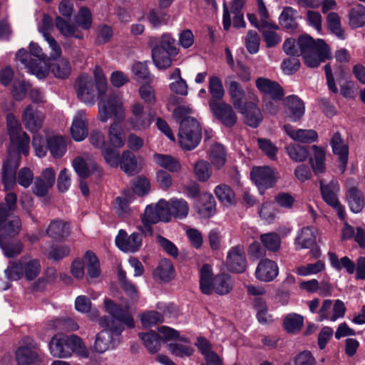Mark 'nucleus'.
<instances>
[{
    "label": "nucleus",
    "instance_id": "nucleus-57",
    "mask_svg": "<svg viewBox=\"0 0 365 365\" xmlns=\"http://www.w3.org/2000/svg\"><path fill=\"white\" fill-rule=\"evenodd\" d=\"M0 247L4 254L8 257H14L19 255L22 251V244L19 241L7 240L0 242Z\"/></svg>",
    "mask_w": 365,
    "mask_h": 365
},
{
    "label": "nucleus",
    "instance_id": "nucleus-10",
    "mask_svg": "<svg viewBox=\"0 0 365 365\" xmlns=\"http://www.w3.org/2000/svg\"><path fill=\"white\" fill-rule=\"evenodd\" d=\"M131 115L128 119L127 124L130 129L135 131H143L149 128L154 119L151 112H145L144 106L140 103L132 105Z\"/></svg>",
    "mask_w": 365,
    "mask_h": 365
},
{
    "label": "nucleus",
    "instance_id": "nucleus-6",
    "mask_svg": "<svg viewBox=\"0 0 365 365\" xmlns=\"http://www.w3.org/2000/svg\"><path fill=\"white\" fill-rule=\"evenodd\" d=\"M143 225L138 230L144 235H151L153 229L151 225L160 222H167L170 220V212L168 202L160 199L157 203L147 205L141 218Z\"/></svg>",
    "mask_w": 365,
    "mask_h": 365
},
{
    "label": "nucleus",
    "instance_id": "nucleus-14",
    "mask_svg": "<svg viewBox=\"0 0 365 365\" xmlns=\"http://www.w3.org/2000/svg\"><path fill=\"white\" fill-rule=\"evenodd\" d=\"M209 107L213 116L225 126L232 127L236 123V113L229 103L225 101L215 103L212 101Z\"/></svg>",
    "mask_w": 365,
    "mask_h": 365
},
{
    "label": "nucleus",
    "instance_id": "nucleus-17",
    "mask_svg": "<svg viewBox=\"0 0 365 365\" xmlns=\"http://www.w3.org/2000/svg\"><path fill=\"white\" fill-rule=\"evenodd\" d=\"M251 178L260 192L262 190L271 187L275 182L274 171L267 166L254 168L251 171Z\"/></svg>",
    "mask_w": 365,
    "mask_h": 365
},
{
    "label": "nucleus",
    "instance_id": "nucleus-44",
    "mask_svg": "<svg viewBox=\"0 0 365 365\" xmlns=\"http://www.w3.org/2000/svg\"><path fill=\"white\" fill-rule=\"evenodd\" d=\"M168 348L173 355L181 358L190 356L194 352V349L191 344L187 340L182 339H180L178 342L169 344Z\"/></svg>",
    "mask_w": 365,
    "mask_h": 365
},
{
    "label": "nucleus",
    "instance_id": "nucleus-54",
    "mask_svg": "<svg viewBox=\"0 0 365 365\" xmlns=\"http://www.w3.org/2000/svg\"><path fill=\"white\" fill-rule=\"evenodd\" d=\"M320 40L321 39L319 38L314 41L312 38L307 35L300 36L297 41L299 55L304 57L306 54H308L309 52L317 49L318 46L320 44Z\"/></svg>",
    "mask_w": 365,
    "mask_h": 365
},
{
    "label": "nucleus",
    "instance_id": "nucleus-24",
    "mask_svg": "<svg viewBox=\"0 0 365 365\" xmlns=\"http://www.w3.org/2000/svg\"><path fill=\"white\" fill-rule=\"evenodd\" d=\"M248 96L252 101L246 105V110L240 113L245 115V120L248 125L257 128L262 120L260 109L257 106L259 100L254 93H249Z\"/></svg>",
    "mask_w": 365,
    "mask_h": 365
},
{
    "label": "nucleus",
    "instance_id": "nucleus-38",
    "mask_svg": "<svg viewBox=\"0 0 365 365\" xmlns=\"http://www.w3.org/2000/svg\"><path fill=\"white\" fill-rule=\"evenodd\" d=\"M312 156L310 158L312 168L315 173H322L325 171V150L319 146L312 145Z\"/></svg>",
    "mask_w": 365,
    "mask_h": 365
},
{
    "label": "nucleus",
    "instance_id": "nucleus-29",
    "mask_svg": "<svg viewBox=\"0 0 365 365\" xmlns=\"http://www.w3.org/2000/svg\"><path fill=\"white\" fill-rule=\"evenodd\" d=\"M284 130L292 140L303 143H312L318 138V135L314 130H294L290 125H284Z\"/></svg>",
    "mask_w": 365,
    "mask_h": 365
},
{
    "label": "nucleus",
    "instance_id": "nucleus-49",
    "mask_svg": "<svg viewBox=\"0 0 365 365\" xmlns=\"http://www.w3.org/2000/svg\"><path fill=\"white\" fill-rule=\"evenodd\" d=\"M279 22L285 29H295L298 26L297 21V11L291 7H285L279 16Z\"/></svg>",
    "mask_w": 365,
    "mask_h": 365
},
{
    "label": "nucleus",
    "instance_id": "nucleus-33",
    "mask_svg": "<svg viewBox=\"0 0 365 365\" xmlns=\"http://www.w3.org/2000/svg\"><path fill=\"white\" fill-rule=\"evenodd\" d=\"M50 354L57 358H66L69 356V350L66 347L64 336L54 335L48 344Z\"/></svg>",
    "mask_w": 365,
    "mask_h": 365
},
{
    "label": "nucleus",
    "instance_id": "nucleus-18",
    "mask_svg": "<svg viewBox=\"0 0 365 365\" xmlns=\"http://www.w3.org/2000/svg\"><path fill=\"white\" fill-rule=\"evenodd\" d=\"M141 243L142 237L136 232L128 236L125 231L120 230L115 237L116 246L123 252H135L139 250Z\"/></svg>",
    "mask_w": 365,
    "mask_h": 365
},
{
    "label": "nucleus",
    "instance_id": "nucleus-13",
    "mask_svg": "<svg viewBox=\"0 0 365 365\" xmlns=\"http://www.w3.org/2000/svg\"><path fill=\"white\" fill-rule=\"evenodd\" d=\"M357 186L358 183L354 179L346 180V199L350 210L354 213L361 212L364 207V194Z\"/></svg>",
    "mask_w": 365,
    "mask_h": 365
},
{
    "label": "nucleus",
    "instance_id": "nucleus-9",
    "mask_svg": "<svg viewBox=\"0 0 365 365\" xmlns=\"http://www.w3.org/2000/svg\"><path fill=\"white\" fill-rule=\"evenodd\" d=\"M15 356L19 365H40L42 361L38 344L29 336L22 339Z\"/></svg>",
    "mask_w": 365,
    "mask_h": 365
},
{
    "label": "nucleus",
    "instance_id": "nucleus-27",
    "mask_svg": "<svg viewBox=\"0 0 365 365\" xmlns=\"http://www.w3.org/2000/svg\"><path fill=\"white\" fill-rule=\"evenodd\" d=\"M279 274V267L275 262L264 259L261 260L256 269V277L262 282L272 281Z\"/></svg>",
    "mask_w": 365,
    "mask_h": 365
},
{
    "label": "nucleus",
    "instance_id": "nucleus-35",
    "mask_svg": "<svg viewBox=\"0 0 365 365\" xmlns=\"http://www.w3.org/2000/svg\"><path fill=\"white\" fill-rule=\"evenodd\" d=\"M153 160L158 165L170 172L178 173L181 170L180 163L171 155L155 153Z\"/></svg>",
    "mask_w": 365,
    "mask_h": 365
},
{
    "label": "nucleus",
    "instance_id": "nucleus-53",
    "mask_svg": "<svg viewBox=\"0 0 365 365\" xmlns=\"http://www.w3.org/2000/svg\"><path fill=\"white\" fill-rule=\"evenodd\" d=\"M193 171L196 178L202 182L208 180L212 173L210 164L205 160H197L193 166Z\"/></svg>",
    "mask_w": 365,
    "mask_h": 365
},
{
    "label": "nucleus",
    "instance_id": "nucleus-21",
    "mask_svg": "<svg viewBox=\"0 0 365 365\" xmlns=\"http://www.w3.org/2000/svg\"><path fill=\"white\" fill-rule=\"evenodd\" d=\"M88 120L84 110H78L73 116L71 134L76 141H82L88 136Z\"/></svg>",
    "mask_w": 365,
    "mask_h": 365
},
{
    "label": "nucleus",
    "instance_id": "nucleus-1",
    "mask_svg": "<svg viewBox=\"0 0 365 365\" xmlns=\"http://www.w3.org/2000/svg\"><path fill=\"white\" fill-rule=\"evenodd\" d=\"M7 128L10 136L8 155L2 168V182L5 190L13 187L16 182L24 188L29 187L34 181V173L29 168H22L15 177L16 170L19 165L21 154L29 153L30 138L22 130L19 120L9 113L6 116Z\"/></svg>",
    "mask_w": 365,
    "mask_h": 365
},
{
    "label": "nucleus",
    "instance_id": "nucleus-48",
    "mask_svg": "<svg viewBox=\"0 0 365 365\" xmlns=\"http://www.w3.org/2000/svg\"><path fill=\"white\" fill-rule=\"evenodd\" d=\"M43 251L48 258L58 261L68 256L71 249L66 245H53L43 247Z\"/></svg>",
    "mask_w": 365,
    "mask_h": 365
},
{
    "label": "nucleus",
    "instance_id": "nucleus-5",
    "mask_svg": "<svg viewBox=\"0 0 365 365\" xmlns=\"http://www.w3.org/2000/svg\"><path fill=\"white\" fill-rule=\"evenodd\" d=\"M29 48L31 54L36 57L37 60H30L29 53L24 48L18 51L16 58L29 73L35 75L38 78H44L48 73L46 55L43 53L41 48L34 42L30 43Z\"/></svg>",
    "mask_w": 365,
    "mask_h": 365
},
{
    "label": "nucleus",
    "instance_id": "nucleus-39",
    "mask_svg": "<svg viewBox=\"0 0 365 365\" xmlns=\"http://www.w3.org/2000/svg\"><path fill=\"white\" fill-rule=\"evenodd\" d=\"M66 347L69 350V356L74 352L81 357L87 358L88 356V351L86 349L82 339L76 335H71L65 336Z\"/></svg>",
    "mask_w": 365,
    "mask_h": 365
},
{
    "label": "nucleus",
    "instance_id": "nucleus-19",
    "mask_svg": "<svg viewBox=\"0 0 365 365\" xmlns=\"http://www.w3.org/2000/svg\"><path fill=\"white\" fill-rule=\"evenodd\" d=\"M55 181V170L52 168L43 169L41 174L35 180L33 187L34 193L38 196H45L48 190L54 185Z\"/></svg>",
    "mask_w": 365,
    "mask_h": 365
},
{
    "label": "nucleus",
    "instance_id": "nucleus-46",
    "mask_svg": "<svg viewBox=\"0 0 365 365\" xmlns=\"http://www.w3.org/2000/svg\"><path fill=\"white\" fill-rule=\"evenodd\" d=\"M168 202L170 217L174 216L176 218L182 219L185 217L189 212L187 202L183 199L173 198Z\"/></svg>",
    "mask_w": 365,
    "mask_h": 365
},
{
    "label": "nucleus",
    "instance_id": "nucleus-61",
    "mask_svg": "<svg viewBox=\"0 0 365 365\" xmlns=\"http://www.w3.org/2000/svg\"><path fill=\"white\" fill-rule=\"evenodd\" d=\"M303 317L297 314H289L284 319V327L288 332L299 330L303 326Z\"/></svg>",
    "mask_w": 365,
    "mask_h": 365
},
{
    "label": "nucleus",
    "instance_id": "nucleus-34",
    "mask_svg": "<svg viewBox=\"0 0 365 365\" xmlns=\"http://www.w3.org/2000/svg\"><path fill=\"white\" fill-rule=\"evenodd\" d=\"M208 90L211 95V98L209 101V106H211V103L214 101L215 103L223 101L225 96V89L222 85L221 79L216 76H212L209 78Z\"/></svg>",
    "mask_w": 365,
    "mask_h": 365
},
{
    "label": "nucleus",
    "instance_id": "nucleus-22",
    "mask_svg": "<svg viewBox=\"0 0 365 365\" xmlns=\"http://www.w3.org/2000/svg\"><path fill=\"white\" fill-rule=\"evenodd\" d=\"M319 46L317 49L309 52L303 57L304 63L310 68H316L319 66L322 62L331 58V53L328 45L323 41H319Z\"/></svg>",
    "mask_w": 365,
    "mask_h": 365
},
{
    "label": "nucleus",
    "instance_id": "nucleus-16",
    "mask_svg": "<svg viewBox=\"0 0 365 365\" xmlns=\"http://www.w3.org/2000/svg\"><path fill=\"white\" fill-rule=\"evenodd\" d=\"M148 44L152 48V59L154 65L160 70L170 68L173 63L170 56L174 55L158 46V38L150 37Z\"/></svg>",
    "mask_w": 365,
    "mask_h": 365
},
{
    "label": "nucleus",
    "instance_id": "nucleus-23",
    "mask_svg": "<svg viewBox=\"0 0 365 365\" xmlns=\"http://www.w3.org/2000/svg\"><path fill=\"white\" fill-rule=\"evenodd\" d=\"M4 217L0 222V242L2 240L13 239L18 235L21 229V220L17 216Z\"/></svg>",
    "mask_w": 365,
    "mask_h": 365
},
{
    "label": "nucleus",
    "instance_id": "nucleus-50",
    "mask_svg": "<svg viewBox=\"0 0 365 365\" xmlns=\"http://www.w3.org/2000/svg\"><path fill=\"white\" fill-rule=\"evenodd\" d=\"M254 307L257 312V319L260 324H266L272 323L274 319L268 312V308L266 302L262 298H255L254 301Z\"/></svg>",
    "mask_w": 365,
    "mask_h": 365
},
{
    "label": "nucleus",
    "instance_id": "nucleus-47",
    "mask_svg": "<svg viewBox=\"0 0 365 365\" xmlns=\"http://www.w3.org/2000/svg\"><path fill=\"white\" fill-rule=\"evenodd\" d=\"M83 260L86 264L88 277L91 279L98 277L101 272L100 262L96 255L91 251H87L85 253Z\"/></svg>",
    "mask_w": 365,
    "mask_h": 365
},
{
    "label": "nucleus",
    "instance_id": "nucleus-43",
    "mask_svg": "<svg viewBox=\"0 0 365 365\" xmlns=\"http://www.w3.org/2000/svg\"><path fill=\"white\" fill-rule=\"evenodd\" d=\"M120 165V168L129 175H135L140 170L135 155L128 150L122 153Z\"/></svg>",
    "mask_w": 365,
    "mask_h": 365
},
{
    "label": "nucleus",
    "instance_id": "nucleus-64",
    "mask_svg": "<svg viewBox=\"0 0 365 365\" xmlns=\"http://www.w3.org/2000/svg\"><path fill=\"white\" fill-rule=\"evenodd\" d=\"M260 218L267 223H272L276 217L277 209L273 202H266L261 206L259 210Z\"/></svg>",
    "mask_w": 365,
    "mask_h": 365
},
{
    "label": "nucleus",
    "instance_id": "nucleus-20",
    "mask_svg": "<svg viewBox=\"0 0 365 365\" xmlns=\"http://www.w3.org/2000/svg\"><path fill=\"white\" fill-rule=\"evenodd\" d=\"M44 120V115L36 110L33 106L29 105L22 113V122L26 128L31 133L39 130Z\"/></svg>",
    "mask_w": 365,
    "mask_h": 365
},
{
    "label": "nucleus",
    "instance_id": "nucleus-30",
    "mask_svg": "<svg viewBox=\"0 0 365 365\" xmlns=\"http://www.w3.org/2000/svg\"><path fill=\"white\" fill-rule=\"evenodd\" d=\"M284 104L288 110V116L292 121L296 122L303 116L305 106L297 96L292 95L286 98Z\"/></svg>",
    "mask_w": 365,
    "mask_h": 365
},
{
    "label": "nucleus",
    "instance_id": "nucleus-37",
    "mask_svg": "<svg viewBox=\"0 0 365 365\" xmlns=\"http://www.w3.org/2000/svg\"><path fill=\"white\" fill-rule=\"evenodd\" d=\"M154 276L163 282H168L173 279L175 269L171 261L168 259H161L154 272Z\"/></svg>",
    "mask_w": 365,
    "mask_h": 365
},
{
    "label": "nucleus",
    "instance_id": "nucleus-59",
    "mask_svg": "<svg viewBox=\"0 0 365 365\" xmlns=\"http://www.w3.org/2000/svg\"><path fill=\"white\" fill-rule=\"evenodd\" d=\"M262 245L269 251H277L281 245V239L278 234L269 232L260 235Z\"/></svg>",
    "mask_w": 365,
    "mask_h": 365
},
{
    "label": "nucleus",
    "instance_id": "nucleus-25",
    "mask_svg": "<svg viewBox=\"0 0 365 365\" xmlns=\"http://www.w3.org/2000/svg\"><path fill=\"white\" fill-rule=\"evenodd\" d=\"M255 86L260 93L270 96L273 100H279L284 96L282 88L279 84L267 78H257L255 81Z\"/></svg>",
    "mask_w": 365,
    "mask_h": 365
},
{
    "label": "nucleus",
    "instance_id": "nucleus-7",
    "mask_svg": "<svg viewBox=\"0 0 365 365\" xmlns=\"http://www.w3.org/2000/svg\"><path fill=\"white\" fill-rule=\"evenodd\" d=\"M201 127L195 118H188L180 123L178 139L180 147L183 150L195 149L201 140Z\"/></svg>",
    "mask_w": 365,
    "mask_h": 365
},
{
    "label": "nucleus",
    "instance_id": "nucleus-28",
    "mask_svg": "<svg viewBox=\"0 0 365 365\" xmlns=\"http://www.w3.org/2000/svg\"><path fill=\"white\" fill-rule=\"evenodd\" d=\"M55 25L60 34L66 38L73 37L76 39H82L83 34L77 25L58 16L55 19Z\"/></svg>",
    "mask_w": 365,
    "mask_h": 365
},
{
    "label": "nucleus",
    "instance_id": "nucleus-41",
    "mask_svg": "<svg viewBox=\"0 0 365 365\" xmlns=\"http://www.w3.org/2000/svg\"><path fill=\"white\" fill-rule=\"evenodd\" d=\"M215 200L210 193H204L200 196L198 212L202 217H210L215 212Z\"/></svg>",
    "mask_w": 365,
    "mask_h": 365
},
{
    "label": "nucleus",
    "instance_id": "nucleus-12",
    "mask_svg": "<svg viewBox=\"0 0 365 365\" xmlns=\"http://www.w3.org/2000/svg\"><path fill=\"white\" fill-rule=\"evenodd\" d=\"M233 107L239 112L246 110V93L241 85L232 77H227L225 81Z\"/></svg>",
    "mask_w": 365,
    "mask_h": 365
},
{
    "label": "nucleus",
    "instance_id": "nucleus-52",
    "mask_svg": "<svg viewBox=\"0 0 365 365\" xmlns=\"http://www.w3.org/2000/svg\"><path fill=\"white\" fill-rule=\"evenodd\" d=\"M330 263L333 267L336 269H341L342 268L346 269L349 274H353L355 271V264L348 257H343L340 259H338L336 254L329 252L328 253Z\"/></svg>",
    "mask_w": 365,
    "mask_h": 365
},
{
    "label": "nucleus",
    "instance_id": "nucleus-8",
    "mask_svg": "<svg viewBox=\"0 0 365 365\" xmlns=\"http://www.w3.org/2000/svg\"><path fill=\"white\" fill-rule=\"evenodd\" d=\"M41 269L39 260L28 257L22 258L19 263H11L5 273L11 280H18L23 276L28 280H32L39 274Z\"/></svg>",
    "mask_w": 365,
    "mask_h": 365
},
{
    "label": "nucleus",
    "instance_id": "nucleus-56",
    "mask_svg": "<svg viewBox=\"0 0 365 365\" xmlns=\"http://www.w3.org/2000/svg\"><path fill=\"white\" fill-rule=\"evenodd\" d=\"M75 21L78 28L83 29H89L92 26L93 19L91 10L85 6L80 8L77 15L75 17Z\"/></svg>",
    "mask_w": 365,
    "mask_h": 365
},
{
    "label": "nucleus",
    "instance_id": "nucleus-11",
    "mask_svg": "<svg viewBox=\"0 0 365 365\" xmlns=\"http://www.w3.org/2000/svg\"><path fill=\"white\" fill-rule=\"evenodd\" d=\"M320 188L323 200L336 210L340 219L344 220L345 210L337 197V192L339 190L338 182L331 180L329 184L324 185L322 181H320Z\"/></svg>",
    "mask_w": 365,
    "mask_h": 365
},
{
    "label": "nucleus",
    "instance_id": "nucleus-2",
    "mask_svg": "<svg viewBox=\"0 0 365 365\" xmlns=\"http://www.w3.org/2000/svg\"><path fill=\"white\" fill-rule=\"evenodd\" d=\"M93 75L94 79L86 74L78 78L76 83L78 98L85 104L93 106L98 95L100 98L98 118L101 122L107 121L113 115L123 119L125 109L120 97L114 93H110L106 98L103 97L107 91V81L103 70L96 66Z\"/></svg>",
    "mask_w": 365,
    "mask_h": 365
},
{
    "label": "nucleus",
    "instance_id": "nucleus-15",
    "mask_svg": "<svg viewBox=\"0 0 365 365\" xmlns=\"http://www.w3.org/2000/svg\"><path fill=\"white\" fill-rule=\"evenodd\" d=\"M226 264L231 272L237 273L245 272L247 262L244 247L241 245L232 247L227 252Z\"/></svg>",
    "mask_w": 365,
    "mask_h": 365
},
{
    "label": "nucleus",
    "instance_id": "nucleus-51",
    "mask_svg": "<svg viewBox=\"0 0 365 365\" xmlns=\"http://www.w3.org/2000/svg\"><path fill=\"white\" fill-rule=\"evenodd\" d=\"M139 337L143 341L145 346L149 352L155 353L160 350L161 340L156 332L151 331L146 333H140Z\"/></svg>",
    "mask_w": 365,
    "mask_h": 365
},
{
    "label": "nucleus",
    "instance_id": "nucleus-45",
    "mask_svg": "<svg viewBox=\"0 0 365 365\" xmlns=\"http://www.w3.org/2000/svg\"><path fill=\"white\" fill-rule=\"evenodd\" d=\"M68 225L59 220L51 222L46 230L47 235L52 238H64L68 235Z\"/></svg>",
    "mask_w": 365,
    "mask_h": 365
},
{
    "label": "nucleus",
    "instance_id": "nucleus-63",
    "mask_svg": "<svg viewBox=\"0 0 365 365\" xmlns=\"http://www.w3.org/2000/svg\"><path fill=\"white\" fill-rule=\"evenodd\" d=\"M327 25L334 34L341 39H344L345 36L341 26L340 18L336 13L331 12L328 14Z\"/></svg>",
    "mask_w": 365,
    "mask_h": 365
},
{
    "label": "nucleus",
    "instance_id": "nucleus-62",
    "mask_svg": "<svg viewBox=\"0 0 365 365\" xmlns=\"http://www.w3.org/2000/svg\"><path fill=\"white\" fill-rule=\"evenodd\" d=\"M365 24V8L362 5H357L352 9L350 13V25L353 28H359Z\"/></svg>",
    "mask_w": 365,
    "mask_h": 365
},
{
    "label": "nucleus",
    "instance_id": "nucleus-32",
    "mask_svg": "<svg viewBox=\"0 0 365 365\" xmlns=\"http://www.w3.org/2000/svg\"><path fill=\"white\" fill-rule=\"evenodd\" d=\"M208 158L216 170H220L227 162V154L225 148L220 143L212 144L208 150Z\"/></svg>",
    "mask_w": 365,
    "mask_h": 365
},
{
    "label": "nucleus",
    "instance_id": "nucleus-26",
    "mask_svg": "<svg viewBox=\"0 0 365 365\" xmlns=\"http://www.w3.org/2000/svg\"><path fill=\"white\" fill-rule=\"evenodd\" d=\"M317 230L314 227L302 228L295 238L294 245L297 250L310 249L317 243Z\"/></svg>",
    "mask_w": 365,
    "mask_h": 365
},
{
    "label": "nucleus",
    "instance_id": "nucleus-4",
    "mask_svg": "<svg viewBox=\"0 0 365 365\" xmlns=\"http://www.w3.org/2000/svg\"><path fill=\"white\" fill-rule=\"evenodd\" d=\"M200 288L205 294L215 292L224 295L231 291L232 284L230 278L225 274L213 277L212 267L209 264H204L200 270Z\"/></svg>",
    "mask_w": 365,
    "mask_h": 365
},
{
    "label": "nucleus",
    "instance_id": "nucleus-40",
    "mask_svg": "<svg viewBox=\"0 0 365 365\" xmlns=\"http://www.w3.org/2000/svg\"><path fill=\"white\" fill-rule=\"evenodd\" d=\"M48 150L55 158H61L66 152L64 139L60 135H51L46 138Z\"/></svg>",
    "mask_w": 365,
    "mask_h": 365
},
{
    "label": "nucleus",
    "instance_id": "nucleus-58",
    "mask_svg": "<svg viewBox=\"0 0 365 365\" xmlns=\"http://www.w3.org/2000/svg\"><path fill=\"white\" fill-rule=\"evenodd\" d=\"M288 155L292 160L296 162L304 161L309 155L306 147L296 144H290L286 147Z\"/></svg>",
    "mask_w": 365,
    "mask_h": 365
},
{
    "label": "nucleus",
    "instance_id": "nucleus-36",
    "mask_svg": "<svg viewBox=\"0 0 365 365\" xmlns=\"http://www.w3.org/2000/svg\"><path fill=\"white\" fill-rule=\"evenodd\" d=\"M330 144L333 153L339 155L341 164L345 167L348 160V147L344 143L341 135L339 133H335L333 135Z\"/></svg>",
    "mask_w": 365,
    "mask_h": 365
},
{
    "label": "nucleus",
    "instance_id": "nucleus-55",
    "mask_svg": "<svg viewBox=\"0 0 365 365\" xmlns=\"http://www.w3.org/2000/svg\"><path fill=\"white\" fill-rule=\"evenodd\" d=\"M215 194L218 200L225 205H230L235 202V195L227 185H217L215 189Z\"/></svg>",
    "mask_w": 365,
    "mask_h": 365
},
{
    "label": "nucleus",
    "instance_id": "nucleus-60",
    "mask_svg": "<svg viewBox=\"0 0 365 365\" xmlns=\"http://www.w3.org/2000/svg\"><path fill=\"white\" fill-rule=\"evenodd\" d=\"M51 70L56 77L64 78L70 75L71 66L66 59L61 58L51 66Z\"/></svg>",
    "mask_w": 365,
    "mask_h": 365
},
{
    "label": "nucleus",
    "instance_id": "nucleus-31",
    "mask_svg": "<svg viewBox=\"0 0 365 365\" xmlns=\"http://www.w3.org/2000/svg\"><path fill=\"white\" fill-rule=\"evenodd\" d=\"M72 165L78 175L82 178L88 177L96 169V164L88 155L76 157Z\"/></svg>",
    "mask_w": 365,
    "mask_h": 365
},
{
    "label": "nucleus",
    "instance_id": "nucleus-42",
    "mask_svg": "<svg viewBox=\"0 0 365 365\" xmlns=\"http://www.w3.org/2000/svg\"><path fill=\"white\" fill-rule=\"evenodd\" d=\"M108 139L110 144L115 148H120L125 144V135L119 123H112L108 129Z\"/></svg>",
    "mask_w": 365,
    "mask_h": 365
},
{
    "label": "nucleus",
    "instance_id": "nucleus-3",
    "mask_svg": "<svg viewBox=\"0 0 365 365\" xmlns=\"http://www.w3.org/2000/svg\"><path fill=\"white\" fill-rule=\"evenodd\" d=\"M104 307L111 318L104 317L99 319V325L103 329L96 335L94 349L101 354L115 348L119 343V336L123 330V324L128 327H133L135 324L132 316L128 312L130 307L129 304H126L123 307L106 298Z\"/></svg>",
    "mask_w": 365,
    "mask_h": 365
}]
</instances>
